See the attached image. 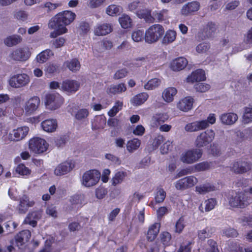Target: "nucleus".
I'll return each mask as SVG.
<instances>
[{
    "instance_id": "obj_1",
    "label": "nucleus",
    "mask_w": 252,
    "mask_h": 252,
    "mask_svg": "<svg viewBox=\"0 0 252 252\" xmlns=\"http://www.w3.org/2000/svg\"><path fill=\"white\" fill-rule=\"evenodd\" d=\"M75 17L76 14L70 10H64L59 12L50 20L48 28L53 29L57 27V25L61 28H66V26L73 22Z\"/></svg>"
},
{
    "instance_id": "obj_2",
    "label": "nucleus",
    "mask_w": 252,
    "mask_h": 252,
    "mask_svg": "<svg viewBox=\"0 0 252 252\" xmlns=\"http://www.w3.org/2000/svg\"><path fill=\"white\" fill-rule=\"evenodd\" d=\"M165 29L162 25L158 24L152 25L145 31V42L148 44L155 43L162 38Z\"/></svg>"
},
{
    "instance_id": "obj_3",
    "label": "nucleus",
    "mask_w": 252,
    "mask_h": 252,
    "mask_svg": "<svg viewBox=\"0 0 252 252\" xmlns=\"http://www.w3.org/2000/svg\"><path fill=\"white\" fill-rule=\"evenodd\" d=\"M227 200L229 205L233 208H244L249 204L248 196L243 192L230 193Z\"/></svg>"
},
{
    "instance_id": "obj_4",
    "label": "nucleus",
    "mask_w": 252,
    "mask_h": 252,
    "mask_svg": "<svg viewBox=\"0 0 252 252\" xmlns=\"http://www.w3.org/2000/svg\"><path fill=\"white\" fill-rule=\"evenodd\" d=\"M32 55L31 49L28 46H24L13 50L9 54L10 61L25 62L28 61Z\"/></svg>"
},
{
    "instance_id": "obj_5",
    "label": "nucleus",
    "mask_w": 252,
    "mask_h": 252,
    "mask_svg": "<svg viewBox=\"0 0 252 252\" xmlns=\"http://www.w3.org/2000/svg\"><path fill=\"white\" fill-rule=\"evenodd\" d=\"M48 147L49 144L41 137H34L29 141V149L34 154H40L46 152Z\"/></svg>"
},
{
    "instance_id": "obj_6",
    "label": "nucleus",
    "mask_w": 252,
    "mask_h": 252,
    "mask_svg": "<svg viewBox=\"0 0 252 252\" xmlns=\"http://www.w3.org/2000/svg\"><path fill=\"white\" fill-rule=\"evenodd\" d=\"M29 130V127L27 126L18 127L13 129L8 135L3 136V140L5 143L22 140L27 136Z\"/></svg>"
},
{
    "instance_id": "obj_7",
    "label": "nucleus",
    "mask_w": 252,
    "mask_h": 252,
    "mask_svg": "<svg viewBox=\"0 0 252 252\" xmlns=\"http://www.w3.org/2000/svg\"><path fill=\"white\" fill-rule=\"evenodd\" d=\"M63 103V97L58 93H48L45 95L44 103L46 108L49 110L58 109Z\"/></svg>"
},
{
    "instance_id": "obj_8",
    "label": "nucleus",
    "mask_w": 252,
    "mask_h": 252,
    "mask_svg": "<svg viewBox=\"0 0 252 252\" xmlns=\"http://www.w3.org/2000/svg\"><path fill=\"white\" fill-rule=\"evenodd\" d=\"M30 82L29 76L26 73H18L10 76L9 85L13 88L19 89L26 87Z\"/></svg>"
},
{
    "instance_id": "obj_9",
    "label": "nucleus",
    "mask_w": 252,
    "mask_h": 252,
    "mask_svg": "<svg viewBox=\"0 0 252 252\" xmlns=\"http://www.w3.org/2000/svg\"><path fill=\"white\" fill-rule=\"evenodd\" d=\"M215 137V132L209 129L199 133L196 137L195 145L198 148L204 147L211 143Z\"/></svg>"
},
{
    "instance_id": "obj_10",
    "label": "nucleus",
    "mask_w": 252,
    "mask_h": 252,
    "mask_svg": "<svg viewBox=\"0 0 252 252\" xmlns=\"http://www.w3.org/2000/svg\"><path fill=\"white\" fill-rule=\"evenodd\" d=\"M202 152L199 149H192L183 152L180 156V160L184 163L192 164L199 160L201 157Z\"/></svg>"
},
{
    "instance_id": "obj_11",
    "label": "nucleus",
    "mask_w": 252,
    "mask_h": 252,
    "mask_svg": "<svg viewBox=\"0 0 252 252\" xmlns=\"http://www.w3.org/2000/svg\"><path fill=\"white\" fill-rule=\"evenodd\" d=\"M100 173L96 170H90L85 172L82 179V184L89 188L95 186L99 181Z\"/></svg>"
},
{
    "instance_id": "obj_12",
    "label": "nucleus",
    "mask_w": 252,
    "mask_h": 252,
    "mask_svg": "<svg viewBox=\"0 0 252 252\" xmlns=\"http://www.w3.org/2000/svg\"><path fill=\"white\" fill-rule=\"evenodd\" d=\"M40 104V99L38 96H33L31 97L23 104V113L28 116L32 115L38 110Z\"/></svg>"
},
{
    "instance_id": "obj_13",
    "label": "nucleus",
    "mask_w": 252,
    "mask_h": 252,
    "mask_svg": "<svg viewBox=\"0 0 252 252\" xmlns=\"http://www.w3.org/2000/svg\"><path fill=\"white\" fill-rule=\"evenodd\" d=\"M198 183V179L194 176H189L178 180L175 187L178 190H184L194 187Z\"/></svg>"
},
{
    "instance_id": "obj_14",
    "label": "nucleus",
    "mask_w": 252,
    "mask_h": 252,
    "mask_svg": "<svg viewBox=\"0 0 252 252\" xmlns=\"http://www.w3.org/2000/svg\"><path fill=\"white\" fill-rule=\"evenodd\" d=\"M75 167V163L72 160H68L59 164L54 170V174L57 176H62L70 172Z\"/></svg>"
},
{
    "instance_id": "obj_15",
    "label": "nucleus",
    "mask_w": 252,
    "mask_h": 252,
    "mask_svg": "<svg viewBox=\"0 0 252 252\" xmlns=\"http://www.w3.org/2000/svg\"><path fill=\"white\" fill-rule=\"evenodd\" d=\"M194 99L192 96H187L180 99L177 103V108L184 112H188L193 109Z\"/></svg>"
},
{
    "instance_id": "obj_16",
    "label": "nucleus",
    "mask_w": 252,
    "mask_h": 252,
    "mask_svg": "<svg viewBox=\"0 0 252 252\" xmlns=\"http://www.w3.org/2000/svg\"><path fill=\"white\" fill-rule=\"evenodd\" d=\"M79 83L73 80H66L63 82L61 86V90L67 94L75 93L79 88Z\"/></svg>"
},
{
    "instance_id": "obj_17",
    "label": "nucleus",
    "mask_w": 252,
    "mask_h": 252,
    "mask_svg": "<svg viewBox=\"0 0 252 252\" xmlns=\"http://www.w3.org/2000/svg\"><path fill=\"white\" fill-rule=\"evenodd\" d=\"M219 119L222 124L226 126H232L238 121V116L235 113H224L220 116Z\"/></svg>"
},
{
    "instance_id": "obj_18",
    "label": "nucleus",
    "mask_w": 252,
    "mask_h": 252,
    "mask_svg": "<svg viewBox=\"0 0 252 252\" xmlns=\"http://www.w3.org/2000/svg\"><path fill=\"white\" fill-rule=\"evenodd\" d=\"M207 128V124L205 121H197L187 124L185 126L187 132H195Z\"/></svg>"
},
{
    "instance_id": "obj_19",
    "label": "nucleus",
    "mask_w": 252,
    "mask_h": 252,
    "mask_svg": "<svg viewBox=\"0 0 252 252\" xmlns=\"http://www.w3.org/2000/svg\"><path fill=\"white\" fill-rule=\"evenodd\" d=\"M206 79L205 73L202 69H196L192 72L186 79L187 83L193 84L195 82L202 81Z\"/></svg>"
},
{
    "instance_id": "obj_20",
    "label": "nucleus",
    "mask_w": 252,
    "mask_h": 252,
    "mask_svg": "<svg viewBox=\"0 0 252 252\" xmlns=\"http://www.w3.org/2000/svg\"><path fill=\"white\" fill-rule=\"evenodd\" d=\"M200 8V3L196 1L188 2L185 4L181 10V13L184 16H188L197 11Z\"/></svg>"
},
{
    "instance_id": "obj_21",
    "label": "nucleus",
    "mask_w": 252,
    "mask_h": 252,
    "mask_svg": "<svg viewBox=\"0 0 252 252\" xmlns=\"http://www.w3.org/2000/svg\"><path fill=\"white\" fill-rule=\"evenodd\" d=\"M34 201L26 195H24L20 199L18 210L20 213H25L30 207L34 205Z\"/></svg>"
},
{
    "instance_id": "obj_22",
    "label": "nucleus",
    "mask_w": 252,
    "mask_h": 252,
    "mask_svg": "<svg viewBox=\"0 0 252 252\" xmlns=\"http://www.w3.org/2000/svg\"><path fill=\"white\" fill-rule=\"evenodd\" d=\"M41 126L45 132L48 133L54 132L58 127L57 121L54 119L45 120L41 122Z\"/></svg>"
},
{
    "instance_id": "obj_23",
    "label": "nucleus",
    "mask_w": 252,
    "mask_h": 252,
    "mask_svg": "<svg viewBox=\"0 0 252 252\" xmlns=\"http://www.w3.org/2000/svg\"><path fill=\"white\" fill-rule=\"evenodd\" d=\"M112 31V25L108 23L100 24L96 25L94 29V33L96 35H105Z\"/></svg>"
},
{
    "instance_id": "obj_24",
    "label": "nucleus",
    "mask_w": 252,
    "mask_h": 252,
    "mask_svg": "<svg viewBox=\"0 0 252 252\" xmlns=\"http://www.w3.org/2000/svg\"><path fill=\"white\" fill-rule=\"evenodd\" d=\"M232 170L237 173L247 172L252 168V164L245 161H237L234 163Z\"/></svg>"
},
{
    "instance_id": "obj_25",
    "label": "nucleus",
    "mask_w": 252,
    "mask_h": 252,
    "mask_svg": "<svg viewBox=\"0 0 252 252\" xmlns=\"http://www.w3.org/2000/svg\"><path fill=\"white\" fill-rule=\"evenodd\" d=\"M188 61L185 58L179 57L173 60L170 63V68L174 71H180L186 67Z\"/></svg>"
},
{
    "instance_id": "obj_26",
    "label": "nucleus",
    "mask_w": 252,
    "mask_h": 252,
    "mask_svg": "<svg viewBox=\"0 0 252 252\" xmlns=\"http://www.w3.org/2000/svg\"><path fill=\"white\" fill-rule=\"evenodd\" d=\"M177 93V90L176 88L168 87L163 90L162 93V97L166 102L170 103L173 101Z\"/></svg>"
},
{
    "instance_id": "obj_27",
    "label": "nucleus",
    "mask_w": 252,
    "mask_h": 252,
    "mask_svg": "<svg viewBox=\"0 0 252 252\" xmlns=\"http://www.w3.org/2000/svg\"><path fill=\"white\" fill-rule=\"evenodd\" d=\"M31 236V232L28 230H25L20 232L15 238L17 246L19 247L22 246L29 241Z\"/></svg>"
},
{
    "instance_id": "obj_28",
    "label": "nucleus",
    "mask_w": 252,
    "mask_h": 252,
    "mask_svg": "<svg viewBox=\"0 0 252 252\" xmlns=\"http://www.w3.org/2000/svg\"><path fill=\"white\" fill-rule=\"evenodd\" d=\"M106 121V117L104 115L96 116L92 121V129L96 130L103 128Z\"/></svg>"
},
{
    "instance_id": "obj_29",
    "label": "nucleus",
    "mask_w": 252,
    "mask_h": 252,
    "mask_svg": "<svg viewBox=\"0 0 252 252\" xmlns=\"http://www.w3.org/2000/svg\"><path fill=\"white\" fill-rule=\"evenodd\" d=\"M160 224L159 223H155L151 225L148 229L147 238L149 241H154L157 237L159 231Z\"/></svg>"
},
{
    "instance_id": "obj_30",
    "label": "nucleus",
    "mask_w": 252,
    "mask_h": 252,
    "mask_svg": "<svg viewBox=\"0 0 252 252\" xmlns=\"http://www.w3.org/2000/svg\"><path fill=\"white\" fill-rule=\"evenodd\" d=\"M148 97L149 95L147 93H142L134 95L130 101L133 106H137L143 104Z\"/></svg>"
},
{
    "instance_id": "obj_31",
    "label": "nucleus",
    "mask_w": 252,
    "mask_h": 252,
    "mask_svg": "<svg viewBox=\"0 0 252 252\" xmlns=\"http://www.w3.org/2000/svg\"><path fill=\"white\" fill-rule=\"evenodd\" d=\"M41 217V214L39 212L34 211L29 213L24 221L27 224H29L33 227L36 225L37 220Z\"/></svg>"
},
{
    "instance_id": "obj_32",
    "label": "nucleus",
    "mask_w": 252,
    "mask_h": 252,
    "mask_svg": "<svg viewBox=\"0 0 252 252\" xmlns=\"http://www.w3.org/2000/svg\"><path fill=\"white\" fill-rule=\"evenodd\" d=\"M177 36L176 32L172 30H168L164 32L162 43L163 44H169L173 42Z\"/></svg>"
},
{
    "instance_id": "obj_33",
    "label": "nucleus",
    "mask_w": 252,
    "mask_h": 252,
    "mask_svg": "<svg viewBox=\"0 0 252 252\" xmlns=\"http://www.w3.org/2000/svg\"><path fill=\"white\" fill-rule=\"evenodd\" d=\"M126 88L125 84L120 83L116 85H112L107 89V93L109 94H116L122 93L126 91Z\"/></svg>"
},
{
    "instance_id": "obj_34",
    "label": "nucleus",
    "mask_w": 252,
    "mask_h": 252,
    "mask_svg": "<svg viewBox=\"0 0 252 252\" xmlns=\"http://www.w3.org/2000/svg\"><path fill=\"white\" fill-rule=\"evenodd\" d=\"M90 114L89 110L86 108H81L78 109L76 111L74 112V116L75 119L78 121L85 122L87 119Z\"/></svg>"
},
{
    "instance_id": "obj_35",
    "label": "nucleus",
    "mask_w": 252,
    "mask_h": 252,
    "mask_svg": "<svg viewBox=\"0 0 252 252\" xmlns=\"http://www.w3.org/2000/svg\"><path fill=\"white\" fill-rule=\"evenodd\" d=\"M137 16L141 19H144L146 22L152 23L154 22V18L151 15V11L149 9H142L136 12Z\"/></svg>"
},
{
    "instance_id": "obj_36",
    "label": "nucleus",
    "mask_w": 252,
    "mask_h": 252,
    "mask_svg": "<svg viewBox=\"0 0 252 252\" xmlns=\"http://www.w3.org/2000/svg\"><path fill=\"white\" fill-rule=\"evenodd\" d=\"M53 55V53L51 50L46 49L38 54L36 56L35 59L37 63H43L46 62Z\"/></svg>"
},
{
    "instance_id": "obj_37",
    "label": "nucleus",
    "mask_w": 252,
    "mask_h": 252,
    "mask_svg": "<svg viewBox=\"0 0 252 252\" xmlns=\"http://www.w3.org/2000/svg\"><path fill=\"white\" fill-rule=\"evenodd\" d=\"M119 22L122 28L125 29L130 28L132 26V20L130 16L126 14H123L119 18Z\"/></svg>"
},
{
    "instance_id": "obj_38",
    "label": "nucleus",
    "mask_w": 252,
    "mask_h": 252,
    "mask_svg": "<svg viewBox=\"0 0 252 252\" xmlns=\"http://www.w3.org/2000/svg\"><path fill=\"white\" fill-rule=\"evenodd\" d=\"M22 41V38L20 35L14 34L7 37L4 42L6 46L12 47L21 43Z\"/></svg>"
},
{
    "instance_id": "obj_39",
    "label": "nucleus",
    "mask_w": 252,
    "mask_h": 252,
    "mask_svg": "<svg viewBox=\"0 0 252 252\" xmlns=\"http://www.w3.org/2000/svg\"><path fill=\"white\" fill-rule=\"evenodd\" d=\"M13 17L21 23H27L29 21V14L27 11L23 10H17L14 11Z\"/></svg>"
},
{
    "instance_id": "obj_40",
    "label": "nucleus",
    "mask_w": 252,
    "mask_h": 252,
    "mask_svg": "<svg viewBox=\"0 0 252 252\" xmlns=\"http://www.w3.org/2000/svg\"><path fill=\"white\" fill-rule=\"evenodd\" d=\"M141 145V141L138 138H133L127 141L126 149L128 152L132 153L137 150Z\"/></svg>"
},
{
    "instance_id": "obj_41",
    "label": "nucleus",
    "mask_w": 252,
    "mask_h": 252,
    "mask_svg": "<svg viewBox=\"0 0 252 252\" xmlns=\"http://www.w3.org/2000/svg\"><path fill=\"white\" fill-rule=\"evenodd\" d=\"M215 189V187L210 183H205L201 185L197 186L195 187L196 192L202 194L213 191Z\"/></svg>"
},
{
    "instance_id": "obj_42",
    "label": "nucleus",
    "mask_w": 252,
    "mask_h": 252,
    "mask_svg": "<svg viewBox=\"0 0 252 252\" xmlns=\"http://www.w3.org/2000/svg\"><path fill=\"white\" fill-rule=\"evenodd\" d=\"M64 65L73 72L79 70L81 66L80 62L77 59H73L65 62Z\"/></svg>"
},
{
    "instance_id": "obj_43",
    "label": "nucleus",
    "mask_w": 252,
    "mask_h": 252,
    "mask_svg": "<svg viewBox=\"0 0 252 252\" xmlns=\"http://www.w3.org/2000/svg\"><path fill=\"white\" fill-rule=\"evenodd\" d=\"M15 171L19 175L25 177H29L32 173L31 170L23 163H20L16 166Z\"/></svg>"
},
{
    "instance_id": "obj_44",
    "label": "nucleus",
    "mask_w": 252,
    "mask_h": 252,
    "mask_svg": "<svg viewBox=\"0 0 252 252\" xmlns=\"http://www.w3.org/2000/svg\"><path fill=\"white\" fill-rule=\"evenodd\" d=\"M122 7L116 4H110L106 8V13L110 16H116L122 12Z\"/></svg>"
},
{
    "instance_id": "obj_45",
    "label": "nucleus",
    "mask_w": 252,
    "mask_h": 252,
    "mask_svg": "<svg viewBox=\"0 0 252 252\" xmlns=\"http://www.w3.org/2000/svg\"><path fill=\"white\" fill-rule=\"evenodd\" d=\"M126 176V172L123 171L117 172L111 180L112 185L115 186L121 184Z\"/></svg>"
},
{
    "instance_id": "obj_46",
    "label": "nucleus",
    "mask_w": 252,
    "mask_h": 252,
    "mask_svg": "<svg viewBox=\"0 0 252 252\" xmlns=\"http://www.w3.org/2000/svg\"><path fill=\"white\" fill-rule=\"evenodd\" d=\"M217 204V201L213 198H210L204 201L203 204L199 207V209L203 212V207L204 206L205 211L209 212L213 209Z\"/></svg>"
},
{
    "instance_id": "obj_47",
    "label": "nucleus",
    "mask_w": 252,
    "mask_h": 252,
    "mask_svg": "<svg viewBox=\"0 0 252 252\" xmlns=\"http://www.w3.org/2000/svg\"><path fill=\"white\" fill-rule=\"evenodd\" d=\"M161 83L158 78H153L149 80L145 85L144 88L147 90H152L158 87Z\"/></svg>"
},
{
    "instance_id": "obj_48",
    "label": "nucleus",
    "mask_w": 252,
    "mask_h": 252,
    "mask_svg": "<svg viewBox=\"0 0 252 252\" xmlns=\"http://www.w3.org/2000/svg\"><path fill=\"white\" fill-rule=\"evenodd\" d=\"M242 122L244 124H248L252 122V108L246 107L244 109L242 117Z\"/></svg>"
},
{
    "instance_id": "obj_49",
    "label": "nucleus",
    "mask_w": 252,
    "mask_h": 252,
    "mask_svg": "<svg viewBox=\"0 0 252 252\" xmlns=\"http://www.w3.org/2000/svg\"><path fill=\"white\" fill-rule=\"evenodd\" d=\"M166 196V193L165 191L162 188H158L157 189L155 199V201L157 203H160L164 201Z\"/></svg>"
},
{
    "instance_id": "obj_50",
    "label": "nucleus",
    "mask_w": 252,
    "mask_h": 252,
    "mask_svg": "<svg viewBox=\"0 0 252 252\" xmlns=\"http://www.w3.org/2000/svg\"><path fill=\"white\" fill-rule=\"evenodd\" d=\"M123 103L122 102L117 101L115 102L113 107L108 111V115L111 117L115 116L123 107Z\"/></svg>"
},
{
    "instance_id": "obj_51",
    "label": "nucleus",
    "mask_w": 252,
    "mask_h": 252,
    "mask_svg": "<svg viewBox=\"0 0 252 252\" xmlns=\"http://www.w3.org/2000/svg\"><path fill=\"white\" fill-rule=\"evenodd\" d=\"M53 30H55L51 32L50 34V37L51 38H56L59 35L67 33L68 32V30L66 28H61L57 25V27H56V28H54Z\"/></svg>"
},
{
    "instance_id": "obj_52",
    "label": "nucleus",
    "mask_w": 252,
    "mask_h": 252,
    "mask_svg": "<svg viewBox=\"0 0 252 252\" xmlns=\"http://www.w3.org/2000/svg\"><path fill=\"white\" fill-rule=\"evenodd\" d=\"M169 116L166 113H157L152 117V121L158 124L163 123L168 120Z\"/></svg>"
},
{
    "instance_id": "obj_53",
    "label": "nucleus",
    "mask_w": 252,
    "mask_h": 252,
    "mask_svg": "<svg viewBox=\"0 0 252 252\" xmlns=\"http://www.w3.org/2000/svg\"><path fill=\"white\" fill-rule=\"evenodd\" d=\"M131 38L133 41L139 42L144 40V32L142 30H138L133 31L131 33Z\"/></svg>"
},
{
    "instance_id": "obj_54",
    "label": "nucleus",
    "mask_w": 252,
    "mask_h": 252,
    "mask_svg": "<svg viewBox=\"0 0 252 252\" xmlns=\"http://www.w3.org/2000/svg\"><path fill=\"white\" fill-rule=\"evenodd\" d=\"M173 142L171 140L166 141L160 148V151L162 154H166L173 148Z\"/></svg>"
},
{
    "instance_id": "obj_55",
    "label": "nucleus",
    "mask_w": 252,
    "mask_h": 252,
    "mask_svg": "<svg viewBox=\"0 0 252 252\" xmlns=\"http://www.w3.org/2000/svg\"><path fill=\"white\" fill-rule=\"evenodd\" d=\"M160 240L163 245L166 247L171 243V235L168 232H163L160 234Z\"/></svg>"
},
{
    "instance_id": "obj_56",
    "label": "nucleus",
    "mask_w": 252,
    "mask_h": 252,
    "mask_svg": "<svg viewBox=\"0 0 252 252\" xmlns=\"http://www.w3.org/2000/svg\"><path fill=\"white\" fill-rule=\"evenodd\" d=\"M185 219L184 217H180L175 224V232L180 233L186 226Z\"/></svg>"
},
{
    "instance_id": "obj_57",
    "label": "nucleus",
    "mask_w": 252,
    "mask_h": 252,
    "mask_svg": "<svg viewBox=\"0 0 252 252\" xmlns=\"http://www.w3.org/2000/svg\"><path fill=\"white\" fill-rule=\"evenodd\" d=\"M216 29L217 25L215 23L209 22L204 29L206 36L207 37L210 36L216 31Z\"/></svg>"
},
{
    "instance_id": "obj_58",
    "label": "nucleus",
    "mask_w": 252,
    "mask_h": 252,
    "mask_svg": "<svg viewBox=\"0 0 252 252\" xmlns=\"http://www.w3.org/2000/svg\"><path fill=\"white\" fill-rule=\"evenodd\" d=\"M105 1L106 0H89L87 5L91 8H95L101 6Z\"/></svg>"
},
{
    "instance_id": "obj_59",
    "label": "nucleus",
    "mask_w": 252,
    "mask_h": 252,
    "mask_svg": "<svg viewBox=\"0 0 252 252\" xmlns=\"http://www.w3.org/2000/svg\"><path fill=\"white\" fill-rule=\"evenodd\" d=\"M195 89L197 92L204 93L210 89V86L208 84L199 83L195 85Z\"/></svg>"
},
{
    "instance_id": "obj_60",
    "label": "nucleus",
    "mask_w": 252,
    "mask_h": 252,
    "mask_svg": "<svg viewBox=\"0 0 252 252\" xmlns=\"http://www.w3.org/2000/svg\"><path fill=\"white\" fill-rule=\"evenodd\" d=\"M65 42V39L63 37H60L53 40L52 41V47L55 48H59L63 47Z\"/></svg>"
},
{
    "instance_id": "obj_61",
    "label": "nucleus",
    "mask_w": 252,
    "mask_h": 252,
    "mask_svg": "<svg viewBox=\"0 0 252 252\" xmlns=\"http://www.w3.org/2000/svg\"><path fill=\"white\" fill-rule=\"evenodd\" d=\"M99 46H101L100 51L102 52L105 50H109L113 47L112 42L108 40H103L102 42L98 43Z\"/></svg>"
},
{
    "instance_id": "obj_62",
    "label": "nucleus",
    "mask_w": 252,
    "mask_h": 252,
    "mask_svg": "<svg viewBox=\"0 0 252 252\" xmlns=\"http://www.w3.org/2000/svg\"><path fill=\"white\" fill-rule=\"evenodd\" d=\"M210 48V46L208 43L206 42H203L198 44L196 47V51L198 53H204Z\"/></svg>"
},
{
    "instance_id": "obj_63",
    "label": "nucleus",
    "mask_w": 252,
    "mask_h": 252,
    "mask_svg": "<svg viewBox=\"0 0 252 252\" xmlns=\"http://www.w3.org/2000/svg\"><path fill=\"white\" fill-rule=\"evenodd\" d=\"M208 248H207V252H219L217 243L212 239L208 241Z\"/></svg>"
},
{
    "instance_id": "obj_64",
    "label": "nucleus",
    "mask_w": 252,
    "mask_h": 252,
    "mask_svg": "<svg viewBox=\"0 0 252 252\" xmlns=\"http://www.w3.org/2000/svg\"><path fill=\"white\" fill-rule=\"evenodd\" d=\"M245 40L248 43L244 44L245 46L244 48L251 47L252 46V27L248 30L246 35V39Z\"/></svg>"
}]
</instances>
